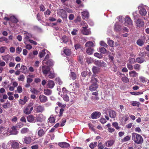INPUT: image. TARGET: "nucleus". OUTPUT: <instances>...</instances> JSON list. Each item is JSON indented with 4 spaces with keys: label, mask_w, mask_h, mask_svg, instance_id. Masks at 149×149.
I'll return each instance as SVG.
<instances>
[{
    "label": "nucleus",
    "mask_w": 149,
    "mask_h": 149,
    "mask_svg": "<svg viewBox=\"0 0 149 149\" xmlns=\"http://www.w3.org/2000/svg\"><path fill=\"white\" fill-rule=\"evenodd\" d=\"M132 140L136 143L141 144L143 142V139L140 135L136 133L133 132L131 134Z\"/></svg>",
    "instance_id": "obj_1"
},
{
    "label": "nucleus",
    "mask_w": 149,
    "mask_h": 149,
    "mask_svg": "<svg viewBox=\"0 0 149 149\" xmlns=\"http://www.w3.org/2000/svg\"><path fill=\"white\" fill-rule=\"evenodd\" d=\"M96 75H93L91 78V84L89 86V90L91 91H95L98 88V85L97 84V80L96 78Z\"/></svg>",
    "instance_id": "obj_2"
},
{
    "label": "nucleus",
    "mask_w": 149,
    "mask_h": 149,
    "mask_svg": "<svg viewBox=\"0 0 149 149\" xmlns=\"http://www.w3.org/2000/svg\"><path fill=\"white\" fill-rule=\"evenodd\" d=\"M58 11L59 15L62 19H64L67 18V15L64 9H60Z\"/></svg>",
    "instance_id": "obj_3"
},
{
    "label": "nucleus",
    "mask_w": 149,
    "mask_h": 149,
    "mask_svg": "<svg viewBox=\"0 0 149 149\" xmlns=\"http://www.w3.org/2000/svg\"><path fill=\"white\" fill-rule=\"evenodd\" d=\"M33 109V107L30 104H29L28 106L24 107V112L26 114H29L31 113Z\"/></svg>",
    "instance_id": "obj_4"
},
{
    "label": "nucleus",
    "mask_w": 149,
    "mask_h": 149,
    "mask_svg": "<svg viewBox=\"0 0 149 149\" xmlns=\"http://www.w3.org/2000/svg\"><path fill=\"white\" fill-rule=\"evenodd\" d=\"M8 131L9 133L7 134L8 135H16L18 133V132L17 130V127L16 126L12 127L10 129L8 130Z\"/></svg>",
    "instance_id": "obj_5"
},
{
    "label": "nucleus",
    "mask_w": 149,
    "mask_h": 149,
    "mask_svg": "<svg viewBox=\"0 0 149 149\" xmlns=\"http://www.w3.org/2000/svg\"><path fill=\"white\" fill-rule=\"evenodd\" d=\"M119 119L122 122H126L128 120L129 118L127 114H120L119 115Z\"/></svg>",
    "instance_id": "obj_6"
},
{
    "label": "nucleus",
    "mask_w": 149,
    "mask_h": 149,
    "mask_svg": "<svg viewBox=\"0 0 149 149\" xmlns=\"http://www.w3.org/2000/svg\"><path fill=\"white\" fill-rule=\"evenodd\" d=\"M42 70L43 74L45 76H47L48 72L50 70V68L49 66L45 65H44L42 67Z\"/></svg>",
    "instance_id": "obj_7"
},
{
    "label": "nucleus",
    "mask_w": 149,
    "mask_h": 149,
    "mask_svg": "<svg viewBox=\"0 0 149 149\" xmlns=\"http://www.w3.org/2000/svg\"><path fill=\"white\" fill-rule=\"evenodd\" d=\"M94 63L99 67H105L107 65L106 63L102 60L95 61Z\"/></svg>",
    "instance_id": "obj_8"
},
{
    "label": "nucleus",
    "mask_w": 149,
    "mask_h": 149,
    "mask_svg": "<svg viewBox=\"0 0 149 149\" xmlns=\"http://www.w3.org/2000/svg\"><path fill=\"white\" fill-rule=\"evenodd\" d=\"M24 43L26 44V41L30 38H31L32 37V35L31 33H28V32L24 31Z\"/></svg>",
    "instance_id": "obj_9"
},
{
    "label": "nucleus",
    "mask_w": 149,
    "mask_h": 149,
    "mask_svg": "<svg viewBox=\"0 0 149 149\" xmlns=\"http://www.w3.org/2000/svg\"><path fill=\"white\" fill-rule=\"evenodd\" d=\"M38 135L39 137H42L45 135L47 129H44V130L41 128L39 127L38 129Z\"/></svg>",
    "instance_id": "obj_10"
},
{
    "label": "nucleus",
    "mask_w": 149,
    "mask_h": 149,
    "mask_svg": "<svg viewBox=\"0 0 149 149\" xmlns=\"http://www.w3.org/2000/svg\"><path fill=\"white\" fill-rule=\"evenodd\" d=\"M2 59L6 61V63H8L9 61H12L13 59V57L10 56L9 54H7L2 56Z\"/></svg>",
    "instance_id": "obj_11"
},
{
    "label": "nucleus",
    "mask_w": 149,
    "mask_h": 149,
    "mask_svg": "<svg viewBox=\"0 0 149 149\" xmlns=\"http://www.w3.org/2000/svg\"><path fill=\"white\" fill-rule=\"evenodd\" d=\"M22 140L24 144H29L32 141V139L30 136H25L22 139Z\"/></svg>",
    "instance_id": "obj_12"
},
{
    "label": "nucleus",
    "mask_w": 149,
    "mask_h": 149,
    "mask_svg": "<svg viewBox=\"0 0 149 149\" xmlns=\"http://www.w3.org/2000/svg\"><path fill=\"white\" fill-rule=\"evenodd\" d=\"M8 144H11L12 148H17L19 147V145L18 142L15 140H11L8 142Z\"/></svg>",
    "instance_id": "obj_13"
},
{
    "label": "nucleus",
    "mask_w": 149,
    "mask_h": 149,
    "mask_svg": "<svg viewBox=\"0 0 149 149\" xmlns=\"http://www.w3.org/2000/svg\"><path fill=\"white\" fill-rule=\"evenodd\" d=\"M82 18L86 20H87L89 17V13L87 10H85L81 13Z\"/></svg>",
    "instance_id": "obj_14"
},
{
    "label": "nucleus",
    "mask_w": 149,
    "mask_h": 149,
    "mask_svg": "<svg viewBox=\"0 0 149 149\" xmlns=\"http://www.w3.org/2000/svg\"><path fill=\"white\" fill-rule=\"evenodd\" d=\"M136 24L137 27H143L144 25V22L142 19H138L136 22Z\"/></svg>",
    "instance_id": "obj_15"
},
{
    "label": "nucleus",
    "mask_w": 149,
    "mask_h": 149,
    "mask_svg": "<svg viewBox=\"0 0 149 149\" xmlns=\"http://www.w3.org/2000/svg\"><path fill=\"white\" fill-rule=\"evenodd\" d=\"M124 25L127 26V25L132 24V21L130 18L128 16H126L125 18V22L124 23Z\"/></svg>",
    "instance_id": "obj_16"
},
{
    "label": "nucleus",
    "mask_w": 149,
    "mask_h": 149,
    "mask_svg": "<svg viewBox=\"0 0 149 149\" xmlns=\"http://www.w3.org/2000/svg\"><path fill=\"white\" fill-rule=\"evenodd\" d=\"M40 102L42 103H44L46 102L48 100L47 97L43 95H40L39 97Z\"/></svg>",
    "instance_id": "obj_17"
},
{
    "label": "nucleus",
    "mask_w": 149,
    "mask_h": 149,
    "mask_svg": "<svg viewBox=\"0 0 149 149\" xmlns=\"http://www.w3.org/2000/svg\"><path fill=\"white\" fill-rule=\"evenodd\" d=\"M139 13L140 15L142 16H145L147 13V11L143 7H139Z\"/></svg>",
    "instance_id": "obj_18"
},
{
    "label": "nucleus",
    "mask_w": 149,
    "mask_h": 149,
    "mask_svg": "<svg viewBox=\"0 0 149 149\" xmlns=\"http://www.w3.org/2000/svg\"><path fill=\"white\" fill-rule=\"evenodd\" d=\"M35 108L36 111L38 113H42L45 110L44 107L40 105L36 106Z\"/></svg>",
    "instance_id": "obj_19"
},
{
    "label": "nucleus",
    "mask_w": 149,
    "mask_h": 149,
    "mask_svg": "<svg viewBox=\"0 0 149 149\" xmlns=\"http://www.w3.org/2000/svg\"><path fill=\"white\" fill-rule=\"evenodd\" d=\"M100 115L101 113L100 112H95L92 113L91 117L93 119H97L99 118Z\"/></svg>",
    "instance_id": "obj_20"
},
{
    "label": "nucleus",
    "mask_w": 149,
    "mask_h": 149,
    "mask_svg": "<svg viewBox=\"0 0 149 149\" xmlns=\"http://www.w3.org/2000/svg\"><path fill=\"white\" fill-rule=\"evenodd\" d=\"M42 64L43 65L46 64L49 66H52L53 65L54 63L52 60L50 59L46 61H45V60H43Z\"/></svg>",
    "instance_id": "obj_21"
},
{
    "label": "nucleus",
    "mask_w": 149,
    "mask_h": 149,
    "mask_svg": "<svg viewBox=\"0 0 149 149\" xmlns=\"http://www.w3.org/2000/svg\"><path fill=\"white\" fill-rule=\"evenodd\" d=\"M81 31L83 34L86 35H88L91 33L90 30L88 28H82Z\"/></svg>",
    "instance_id": "obj_22"
},
{
    "label": "nucleus",
    "mask_w": 149,
    "mask_h": 149,
    "mask_svg": "<svg viewBox=\"0 0 149 149\" xmlns=\"http://www.w3.org/2000/svg\"><path fill=\"white\" fill-rule=\"evenodd\" d=\"M27 121L30 123H35L36 122L35 117L32 115L28 116L27 117Z\"/></svg>",
    "instance_id": "obj_23"
},
{
    "label": "nucleus",
    "mask_w": 149,
    "mask_h": 149,
    "mask_svg": "<svg viewBox=\"0 0 149 149\" xmlns=\"http://www.w3.org/2000/svg\"><path fill=\"white\" fill-rule=\"evenodd\" d=\"M58 145L62 148H68L70 146V145L68 143L65 142L59 143Z\"/></svg>",
    "instance_id": "obj_24"
},
{
    "label": "nucleus",
    "mask_w": 149,
    "mask_h": 149,
    "mask_svg": "<svg viewBox=\"0 0 149 149\" xmlns=\"http://www.w3.org/2000/svg\"><path fill=\"white\" fill-rule=\"evenodd\" d=\"M139 79L140 81L143 84H146V82L149 81V80L146 78L142 76H139Z\"/></svg>",
    "instance_id": "obj_25"
},
{
    "label": "nucleus",
    "mask_w": 149,
    "mask_h": 149,
    "mask_svg": "<svg viewBox=\"0 0 149 149\" xmlns=\"http://www.w3.org/2000/svg\"><path fill=\"white\" fill-rule=\"evenodd\" d=\"M91 72L89 69H86V71L82 72L81 73V75L82 77H85L87 75L90 76L91 75Z\"/></svg>",
    "instance_id": "obj_26"
},
{
    "label": "nucleus",
    "mask_w": 149,
    "mask_h": 149,
    "mask_svg": "<svg viewBox=\"0 0 149 149\" xmlns=\"http://www.w3.org/2000/svg\"><path fill=\"white\" fill-rule=\"evenodd\" d=\"M20 70V72L24 74H26L28 72L27 67L23 65H22Z\"/></svg>",
    "instance_id": "obj_27"
},
{
    "label": "nucleus",
    "mask_w": 149,
    "mask_h": 149,
    "mask_svg": "<svg viewBox=\"0 0 149 149\" xmlns=\"http://www.w3.org/2000/svg\"><path fill=\"white\" fill-rule=\"evenodd\" d=\"M109 115L110 117L114 118L116 115V112L113 110H111L109 111Z\"/></svg>",
    "instance_id": "obj_28"
},
{
    "label": "nucleus",
    "mask_w": 149,
    "mask_h": 149,
    "mask_svg": "<svg viewBox=\"0 0 149 149\" xmlns=\"http://www.w3.org/2000/svg\"><path fill=\"white\" fill-rule=\"evenodd\" d=\"M114 141L113 140L108 141L105 142V146L108 147L112 146L114 143Z\"/></svg>",
    "instance_id": "obj_29"
},
{
    "label": "nucleus",
    "mask_w": 149,
    "mask_h": 149,
    "mask_svg": "<svg viewBox=\"0 0 149 149\" xmlns=\"http://www.w3.org/2000/svg\"><path fill=\"white\" fill-rule=\"evenodd\" d=\"M136 62L139 63H141L145 61L144 56L140 57L137 58L136 59Z\"/></svg>",
    "instance_id": "obj_30"
},
{
    "label": "nucleus",
    "mask_w": 149,
    "mask_h": 149,
    "mask_svg": "<svg viewBox=\"0 0 149 149\" xmlns=\"http://www.w3.org/2000/svg\"><path fill=\"white\" fill-rule=\"evenodd\" d=\"M114 29L116 31L119 32L121 30L122 28L120 25L116 23L115 24Z\"/></svg>",
    "instance_id": "obj_31"
},
{
    "label": "nucleus",
    "mask_w": 149,
    "mask_h": 149,
    "mask_svg": "<svg viewBox=\"0 0 149 149\" xmlns=\"http://www.w3.org/2000/svg\"><path fill=\"white\" fill-rule=\"evenodd\" d=\"M55 85L54 81L52 80H49L47 85V87L50 88H52Z\"/></svg>",
    "instance_id": "obj_32"
},
{
    "label": "nucleus",
    "mask_w": 149,
    "mask_h": 149,
    "mask_svg": "<svg viewBox=\"0 0 149 149\" xmlns=\"http://www.w3.org/2000/svg\"><path fill=\"white\" fill-rule=\"evenodd\" d=\"M37 122H42L43 120V116L42 114H39L36 119Z\"/></svg>",
    "instance_id": "obj_33"
},
{
    "label": "nucleus",
    "mask_w": 149,
    "mask_h": 149,
    "mask_svg": "<svg viewBox=\"0 0 149 149\" xmlns=\"http://www.w3.org/2000/svg\"><path fill=\"white\" fill-rule=\"evenodd\" d=\"M30 132L29 129L27 128H23L20 130V132L22 134H24L28 133Z\"/></svg>",
    "instance_id": "obj_34"
},
{
    "label": "nucleus",
    "mask_w": 149,
    "mask_h": 149,
    "mask_svg": "<svg viewBox=\"0 0 149 149\" xmlns=\"http://www.w3.org/2000/svg\"><path fill=\"white\" fill-rule=\"evenodd\" d=\"M138 74L134 70L130 72L129 75L130 77H134L138 76Z\"/></svg>",
    "instance_id": "obj_35"
},
{
    "label": "nucleus",
    "mask_w": 149,
    "mask_h": 149,
    "mask_svg": "<svg viewBox=\"0 0 149 149\" xmlns=\"http://www.w3.org/2000/svg\"><path fill=\"white\" fill-rule=\"evenodd\" d=\"M99 49L100 52L103 54H108L110 53L109 51H107L106 49L103 47H100L99 48Z\"/></svg>",
    "instance_id": "obj_36"
},
{
    "label": "nucleus",
    "mask_w": 149,
    "mask_h": 149,
    "mask_svg": "<svg viewBox=\"0 0 149 149\" xmlns=\"http://www.w3.org/2000/svg\"><path fill=\"white\" fill-rule=\"evenodd\" d=\"M49 78L52 79L55 77V74L53 71H49L47 76Z\"/></svg>",
    "instance_id": "obj_37"
},
{
    "label": "nucleus",
    "mask_w": 149,
    "mask_h": 149,
    "mask_svg": "<svg viewBox=\"0 0 149 149\" xmlns=\"http://www.w3.org/2000/svg\"><path fill=\"white\" fill-rule=\"evenodd\" d=\"M44 93L46 95H49L51 94L52 91L51 90L47 88L45 89L44 91Z\"/></svg>",
    "instance_id": "obj_38"
},
{
    "label": "nucleus",
    "mask_w": 149,
    "mask_h": 149,
    "mask_svg": "<svg viewBox=\"0 0 149 149\" xmlns=\"http://www.w3.org/2000/svg\"><path fill=\"white\" fill-rule=\"evenodd\" d=\"M92 71L93 73L95 74L99 72L100 68L97 67L93 66L92 68Z\"/></svg>",
    "instance_id": "obj_39"
},
{
    "label": "nucleus",
    "mask_w": 149,
    "mask_h": 149,
    "mask_svg": "<svg viewBox=\"0 0 149 149\" xmlns=\"http://www.w3.org/2000/svg\"><path fill=\"white\" fill-rule=\"evenodd\" d=\"M63 52L67 56L70 55L71 53L70 50L66 48H65V49H64Z\"/></svg>",
    "instance_id": "obj_40"
},
{
    "label": "nucleus",
    "mask_w": 149,
    "mask_h": 149,
    "mask_svg": "<svg viewBox=\"0 0 149 149\" xmlns=\"http://www.w3.org/2000/svg\"><path fill=\"white\" fill-rule=\"evenodd\" d=\"M118 19L120 24L122 25H124V20L123 17L122 16H119L117 17Z\"/></svg>",
    "instance_id": "obj_41"
},
{
    "label": "nucleus",
    "mask_w": 149,
    "mask_h": 149,
    "mask_svg": "<svg viewBox=\"0 0 149 149\" xmlns=\"http://www.w3.org/2000/svg\"><path fill=\"white\" fill-rule=\"evenodd\" d=\"M27 102V97L26 96H25L24 97L23 100L20 99L19 100V102L20 104H25Z\"/></svg>",
    "instance_id": "obj_42"
},
{
    "label": "nucleus",
    "mask_w": 149,
    "mask_h": 149,
    "mask_svg": "<svg viewBox=\"0 0 149 149\" xmlns=\"http://www.w3.org/2000/svg\"><path fill=\"white\" fill-rule=\"evenodd\" d=\"M131 136H127L121 140L122 142H124L130 140Z\"/></svg>",
    "instance_id": "obj_43"
},
{
    "label": "nucleus",
    "mask_w": 149,
    "mask_h": 149,
    "mask_svg": "<svg viewBox=\"0 0 149 149\" xmlns=\"http://www.w3.org/2000/svg\"><path fill=\"white\" fill-rule=\"evenodd\" d=\"M144 43V41L143 40L140 39H138L136 42V43L137 45L140 46H142L143 45Z\"/></svg>",
    "instance_id": "obj_44"
},
{
    "label": "nucleus",
    "mask_w": 149,
    "mask_h": 149,
    "mask_svg": "<svg viewBox=\"0 0 149 149\" xmlns=\"http://www.w3.org/2000/svg\"><path fill=\"white\" fill-rule=\"evenodd\" d=\"M121 79L122 81L125 83H127L129 82V79L127 77L124 76L123 77H121Z\"/></svg>",
    "instance_id": "obj_45"
},
{
    "label": "nucleus",
    "mask_w": 149,
    "mask_h": 149,
    "mask_svg": "<svg viewBox=\"0 0 149 149\" xmlns=\"http://www.w3.org/2000/svg\"><path fill=\"white\" fill-rule=\"evenodd\" d=\"M10 19V21L13 23H16L18 22L17 19L14 16H11Z\"/></svg>",
    "instance_id": "obj_46"
},
{
    "label": "nucleus",
    "mask_w": 149,
    "mask_h": 149,
    "mask_svg": "<svg viewBox=\"0 0 149 149\" xmlns=\"http://www.w3.org/2000/svg\"><path fill=\"white\" fill-rule=\"evenodd\" d=\"M45 51L47 52V50H43L41 52L39 53V57L41 58H42L46 54Z\"/></svg>",
    "instance_id": "obj_47"
},
{
    "label": "nucleus",
    "mask_w": 149,
    "mask_h": 149,
    "mask_svg": "<svg viewBox=\"0 0 149 149\" xmlns=\"http://www.w3.org/2000/svg\"><path fill=\"white\" fill-rule=\"evenodd\" d=\"M86 53L89 55L92 54L93 53V49L91 47H88L86 49Z\"/></svg>",
    "instance_id": "obj_48"
},
{
    "label": "nucleus",
    "mask_w": 149,
    "mask_h": 149,
    "mask_svg": "<svg viewBox=\"0 0 149 149\" xmlns=\"http://www.w3.org/2000/svg\"><path fill=\"white\" fill-rule=\"evenodd\" d=\"M5 41L6 43H8L9 41L8 39L6 37H2L0 38V42Z\"/></svg>",
    "instance_id": "obj_49"
},
{
    "label": "nucleus",
    "mask_w": 149,
    "mask_h": 149,
    "mask_svg": "<svg viewBox=\"0 0 149 149\" xmlns=\"http://www.w3.org/2000/svg\"><path fill=\"white\" fill-rule=\"evenodd\" d=\"M107 43L111 47H113V42L111 40H110L109 38H107Z\"/></svg>",
    "instance_id": "obj_50"
},
{
    "label": "nucleus",
    "mask_w": 149,
    "mask_h": 149,
    "mask_svg": "<svg viewBox=\"0 0 149 149\" xmlns=\"http://www.w3.org/2000/svg\"><path fill=\"white\" fill-rule=\"evenodd\" d=\"M93 42L91 41H88L86 43L85 45L86 47H90L91 46H93Z\"/></svg>",
    "instance_id": "obj_51"
},
{
    "label": "nucleus",
    "mask_w": 149,
    "mask_h": 149,
    "mask_svg": "<svg viewBox=\"0 0 149 149\" xmlns=\"http://www.w3.org/2000/svg\"><path fill=\"white\" fill-rule=\"evenodd\" d=\"M112 125L117 130H118L120 128V127L118 126V124L116 122L112 123Z\"/></svg>",
    "instance_id": "obj_52"
},
{
    "label": "nucleus",
    "mask_w": 149,
    "mask_h": 149,
    "mask_svg": "<svg viewBox=\"0 0 149 149\" xmlns=\"http://www.w3.org/2000/svg\"><path fill=\"white\" fill-rule=\"evenodd\" d=\"M30 91L33 93L37 94L39 92V91L34 88H30Z\"/></svg>",
    "instance_id": "obj_53"
},
{
    "label": "nucleus",
    "mask_w": 149,
    "mask_h": 149,
    "mask_svg": "<svg viewBox=\"0 0 149 149\" xmlns=\"http://www.w3.org/2000/svg\"><path fill=\"white\" fill-rule=\"evenodd\" d=\"M48 120L50 123H54L55 122V118L53 116H51L48 119Z\"/></svg>",
    "instance_id": "obj_54"
},
{
    "label": "nucleus",
    "mask_w": 149,
    "mask_h": 149,
    "mask_svg": "<svg viewBox=\"0 0 149 149\" xmlns=\"http://www.w3.org/2000/svg\"><path fill=\"white\" fill-rule=\"evenodd\" d=\"M134 67L136 71H138L140 70V65L138 64H135L134 65Z\"/></svg>",
    "instance_id": "obj_55"
},
{
    "label": "nucleus",
    "mask_w": 149,
    "mask_h": 149,
    "mask_svg": "<svg viewBox=\"0 0 149 149\" xmlns=\"http://www.w3.org/2000/svg\"><path fill=\"white\" fill-rule=\"evenodd\" d=\"M81 26L82 28H88V26L87 24L85 22H82L81 23Z\"/></svg>",
    "instance_id": "obj_56"
},
{
    "label": "nucleus",
    "mask_w": 149,
    "mask_h": 149,
    "mask_svg": "<svg viewBox=\"0 0 149 149\" xmlns=\"http://www.w3.org/2000/svg\"><path fill=\"white\" fill-rule=\"evenodd\" d=\"M63 100L66 102H68L69 100V97L66 95H63Z\"/></svg>",
    "instance_id": "obj_57"
},
{
    "label": "nucleus",
    "mask_w": 149,
    "mask_h": 149,
    "mask_svg": "<svg viewBox=\"0 0 149 149\" xmlns=\"http://www.w3.org/2000/svg\"><path fill=\"white\" fill-rule=\"evenodd\" d=\"M70 75L71 78L72 79L74 80L76 78V76L74 72H71L70 74Z\"/></svg>",
    "instance_id": "obj_58"
},
{
    "label": "nucleus",
    "mask_w": 149,
    "mask_h": 149,
    "mask_svg": "<svg viewBox=\"0 0 149 149\" xmlns=\"http://www.w3.org/2000/svg\"><path fill=\"white\" fill-rule=\"evenodd\" d=\"M25 79V77L23 74H21L20 75L19 77L18 78V79L19 81H23Z\"/></svg>",
    "instance_id": "obj_59"
},
{
    "label": "nucleus",
    "mask_w": 149,
    "mask_h": 149,
    "mask_svg": "<svg viewBox=\"0 0 149 149\" xmlns=\"http://www.w3.org/2000/svg\"><path fill=\"white\" fill-rule=\"evenodd\" d=\"M132 15L134 19H137V20L139 19V15L137 14L136 12L133 13Z\"/></svg>",
    "instance_id": "obj_60"
},
{
    "label": "nucleus",
    "mask_w": 149,
    "mask_h": 149,
    "mask_svg": "<svg viewBox=\"0 0 149 149\" xmlns=\"http://www.w3.org/2000/svg\"><path fill=\"white\" fill-rule=\"evenodd\" d=\"M6 47L5 46H2L0 48V52L1 53H4L6 49Z\"/></svg>",
    "instance_id": "obj_61"
},
{
    "label": "nucleus",
    "mask_w": 149,
    "mask_h": 149,
    "mask_svg": "<svg viewBox=\"0 0 149 149\" xmlns=\"http://www.w3.org/2000/svg\"><path fill=\"white\" fill-rule=\"evenodd\" d=\"M131 105L134 106H137L138 107L139 106V103L136 101L133 102L132 103Z\"/></svg>",
    "instance_id": "obj_62"
},
{
    "label": "nucleus",
    "mask_w": 149,
    "mask_h": 149,
    "mask_svg": "<svg viewBox=\"0 0 149 149\" xmlns=\"http://www.w3.org/2000/svg\"><path fill=\"white\" fill-rule=\"evenodd\" d=\"M57 83H58L59 85H61L62 84V82L61 81L59 77L56 78L55 79Z\"/></svg>",
    "instance_id": "obj_63"
},
{
    "label": "nucleus",
    "mask_w": 149,
    "mask_h": 149,
    "mask_svg": "<svg viewBox=\"0 0 149 149\" xmlns=\"http://www.w3.org/2000/svg\"><path fill=\"white\" fill-rule=\"evenodd\" d=\"M97 146L98 149H104V146L101 142L98 143Z\"/></svg>",
    "instance_id": "obj_64"
}]
</instances>
